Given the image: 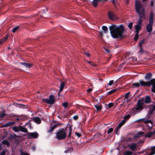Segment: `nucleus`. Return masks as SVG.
<instances>
[{"mask_svg":"<svg viewBox=\"0 0 155 155\" xmlns=\"http://www.w3.org/2000/svg\"><path fill=\"white\" fill-rule=\"evenodd\" d=\"M109 29L112 37L114 38H124L123 34L124 32V26L121 24L117 26L113 24L109 27Z\"/></svg>","mask_w":155,"mask_h":155,"instance_id":"obj_1","label":"nucleus"},{"mask_svg":"<svg viewBox=\"0 0 155 155\" xmlns=\"http://www.w3.org/2000/svg\"><path fill=\"white\" fill-rule=\"evenodd\" d=\"M135 9L136 12L139 15V19L137 22V24L140 26H141V23L143 21V17L145 18V9L143 5L138 0H136L135 1Z\"/></svg>","mask_w":155,"mask_h":155,"instance_id":"obj_2","label":"nucleus"},{"mask_svg":"<svg viewBox=\"0 0 155 155\" xmlns=\"http://www.w3.org/2000/svg\"><path fill=\"white\" fill-rule=\"evenodd\" d=\"M140 86L143 87H150L152 86L151 91L152 92L155 93V78H153L150 80L145 81L143 80L139 81Z\"/></svg>","mask_w":155,"mask_h":155,"instance_id":"obj_3","label":"nucleus"},{"mask_svg":"<svg viewBox=\"0 0 155 155\" xmlns=\"http://www.w3.org/2000/svg\"><path fill=\"white\" fill-rule=\"evenodd\" d=\"M67 133L61 128L59 129L56 133V138L58 140H62L65 139L67 137Z\"/></svg>","mask_w":155,"mask_h":155,"instance_id":"obj_4","label":"nucleus"},{"mask_svg":"<svg viewBox=\"0 0 155 155\" xmlns=\"http://www.w3.org/2000/svg\"><path fill=\"white\" fill-rule=\"evenodd\" d=\"M144 100L143 98L138 100L137 101V107H133L132 108L135 113H138L139 111H141L143 109V105L144 104L143 102Z\"/></svg>","mask_w":155,"mask_h":155,"instance_id":"obj_5","label":"nucleus"},{"mask_svg":"<svg viewBox=\"0 0 155 155\" xmlns=\"http://www.w3.org/2000/svg\"><path fill=\"white\" fill-rule=\"evenodd\" d=\"M49 99L43 98L42 100V101L48 104L52 105L55 102V99L53 95L49 96Z\"/></svg>","mask_w":155,"mask_h":155,"instance_id":"obj_6","label":"nucleus"},{"mask_svg":"<svg viewBox=\"0 0 155 155\" xmlns=\"http://www.w3.org/2000/svg\"><path fill=\"white\" fill-rule=\"evenodd\" d=\"M136 122H138L140 123L141 122H144L145 124H147L149 123L151 124V125L150 126H148V125H147V126H148L149 128L150 129L152 127V124L153 123V122L150 120H147V119H145V118H142L141 119H140L138 120H137L135 121Z\"/></svg>","mask_w":155,"mask_h":155,"instance_id":"obj_7","label":"nucleus"},{"mask_svg":"<svg viewBox=\"0 0 155 155\" xmlns=\"http://www.w3.org/2000/svg\"><path fill=\"white\" fill-rule=\"evenodd\" d=\"M26 136L29 139L36 138L38 136V134L36 131L32 133L28 132Z\"/></svg>","mask_w":155,"mask_h":155,"instance_id":"obj_8","label":"nucleus"},{"mask_svg":"<svg viewBox=\"0 0 155 155\" xmlns=\"http://www.w3.org/2000/svg\"><path fill=\"white\" fill-rule=\"evenodd\" d=\"M108 18L111 20H114L116 18L115 13L112 11H109L107 12Z\"/></svg>","mask_w":155,"mask_h":155,"instance_id":"obj_9","label":"nucleus"},{"mask_svg":"<svg viewBox=\"0 0 155 155\" xmlns=\"http://www.w3.org/2000/svg\"><path fill=\"white\" fill-rule=\"evenodd\" d=\"M153 23V22L149 21V23L147 25L146 28L148 32L150 33L152 31Z\"/></svg>","mask_w":155,"mask_h":155,"instance_id":"obj_10","label":"nucleus"},{"mask_svg":"<svg viewBox=\"0 0 155 155\" xmlns=\"http://www.w3.org/2000/svg\"><path fill=\"white\" fill-rule=\"evenodd\" d=\"M144 98V100L143 102L144 103H145L146 104H150L151 103L152 101V99L150 96H146L144 98Z\"/></svg>","mask_w":155,"mask_h":155,"instance_id":"obj_11","label":"nucleus"},{"mask_svg":"<svg viewBox=\"0 0 155 155\" xmlns=\"http://www.w3.org/2000/svg\"><path fill=\"white\" fill-rule=\"evenodd\" d=\"M153 74L152 73L150 72H149L146 74L144 77V78L145 80H150L151 79Z\"/></svg>","mask_w":155,"mask_h":155,"instance_id":"obj_12","label":"nucleus"},{"mask_svg":"<svg viewBox=\"0 0 155 155\" xmlns=\"http://www.w3.org/2000/svg\"><path fill=\"white\" fill-rule=\"evenodd\" d=\"M32 119L33 121L37 124H40L41 123V120L39 117H33Z\"/></svg>","mask_w":155,"mask_h":155,"instance_id":"obj_13","label":"nucleus"},{"mask_svg":"<svg viewBox=\"0 0 155 155\" xmlns=\"http://www.w3.org/2000/svg\"><path fill=\"white\" fill-rule=\"evenodd\" d=\"M15 122L14 121L9 122L7 123H5L3 125V127H8L13 125L15 124Z\"/></svg>","mask_w":155,"mask_h":155,"instance_id":"obj_14","label":"nucleus"},{"mask_svg":"<svg viewBox=\"0 0 155 155\" xmlns=\"http://www.w3.org/2000/svg\"><path fill=\"white\" fill-rule=\"evenodd\" d=\"M20 64L25 66L26 68H29L31 67L33 64L32 63H28L26 62H20Z\"/></svg>","mask_w":155,"mask_h":155,"instance_id":"obj_15","label":"nucleus"},{"mask_svg":"<svg viewBox=\"0 0 155 155\" xmlns=\"http://www.w3.org/2000/svg\"><path fill=\"white\" fill-rule=\"evenodd\" d=\"M57 127L56 125L54 124L53 126L52 124H50V129H49L48 131V132L51 133Z\"/></svg>","mask_w":155,"mask_h":155,"instance_id":"obj_16","label":"nucleus"},{"mask_svg":"<svg viewBox=\"0 0 155 155\" xmlns=\"http://www.w3.org/2000/svg\"><path fill=\"white\" fill-rule=\"evenodd\" d=\"M19 131H21L26 133H28L27 129L26 128H25L23 127H22V126L19 125Z\"/></svg>","mask_w":155,"mask_h":155,"instance_id":"obj_17","label":"nucleus"},{"mask_svg":"<svg viewBox=\"0 0 155 155\" xmlns=\"http://www.w3.org/2000/svg\"><path fill=\"white\" fill-rule=\"evenodd\" d=\"M154 15V12H151L149 16V21L153 22Z\"/></svg>","mask_w":155,"mask_h":155,"instance_id":"obj_18","label":"nucleus"},{"mask_svg":"<svg viewBox=\"0 0 155 155\" xmlns=\"http://www.w3.org/2000/svg\"><path fill=\"white\" fill-rule=\"evenodd\" d=\"M129 147L132 150H135L137 149V144L136 143H133L132 145L129 146Z\"/></svg>","mask_w":155,"mask_h":155,"instance_id":"obj_19","label":"nucleus"},{"mask_svg":"<svg viewBox=\"0 0 155 155\" xmlns=\"http://www.w3.org/2000/svg\"><path fill=\"white\" fill-rule=\"evenodd\" d=\"M144 132H142L141 131H139L135 135V138H137L139 137L142 136L144 134Z\"/></svg>","mask_w":155,"mask_h":155,"instance_id":"obj_20","label":"nucleus"},{"mask_svg":"<svg viewBox=\"0 0 155 155\" xmlns=\"http://www.w3.org/2000/svg\"><path fill=\"white\" fill-rule=\"evenodd\" d=\"M14 105L15 106L19 108L22 107L23 108H26L25 105L21 104H18L16 103H14Z\"/></svg>","mask_w":155,"mask_h":155,"instance_id":"obj_21","label":"nucleus"},{"mask_svg":"<svg viewBox=\"0 0 155 155\" xmlns=\"http://www.w3.org/2000/svg\"><path fill=\"white\" fill-rule=\"evenodd\" d=\"M65 85V83L62 81L61 82L60 84V92H61L64 88Z\"/></svg>","mask_w":155,"mask_h":155,"instance_id":"obj_22","label":"nucleus"},{"mask_svg":"<svg viewBox=\"0 0 155 155\" xmlns=\"http://www.w3.org/2000/svg\"><path fill=\"white\" fill-rule=\"evenodd\" d=\"M2 143L6 145L7 147H9L10 145V143L9 142L6 140H4L2 141Z\"/></svg>","mask_w":155,"mask_h":155,"instance_id":"obj_23","label":"nucleus"},{"mask_svg":"<svg viewBox=\"0 0 155 155\" xmlns=\"http://www.w3.org/2000/svg\"><path fill=\"white\" fill-rule=\"evenodd\" d=\"M126 122V120H123L118 125L117 127L120 128Z\"/></svg>","mask_w":155,"mask_h":155,"instance_id":"obj_24","label":"nucleus"},{"mask_svg":"<svg viewBox=\"0 0 155 155\" xmlns=\"http://www.w3.org/2000/svg\"><path fill=\"white\" fill-rule=\"evenodd\" d=\"M12 129L15 132H18L19 131V126L18 127L13 126L12 127Z\"/></svg>","mask_w":155,"mask_h":155,"instance_id":"obj_25","label":"nucleus"},{"mask_svg":"<svg viewBox=\"0 0 155 155\" xmlns=\"http://www.w3.org/2000/svg\"><path fill=\"white\" fill-rule=\"evenodd\" d=\"M94 107L96 108L97 111H101L102 109V106L101 105H94Z\"/></svg>","mask_w":155,"mask_h":155,"instance_id":"obj_26","label":"nucleus"},{"mask_svg":"<svg viewBox=\"0 0 155 155\" xmlns=\"http://www.w3.org/2000/svg\"><path fill=\"white\" fill-rule=\"evenodd\" d=\"M100 2V1H98L97 0H93L92 2L93 6L95 7H97L98 3Z\"/></svg>","mask_w":155,"mask_h":155,"instance_id":"obj_27","label":"nucleus"},{"mask_svg":"<svg viewBox=\"0 0 155 155\" xmlns=\"http://www.w3.org/2000/svg\"><path fill=\"white\" fill-rule=\"evenodd\" d=\"M144 42L145 41L144 39L140 40H139L138 47H139L141 48V47H143L142 46V45L144 44Z\"/></svg>","mask_w":155,"mask_h":155,"instance_id":"obj_28","label":"nucleus"},{"mask_svg":"<svg viewBox=\"0 0 155 155\" xmlns=\"http://www.w3.org/2000/svg\"><path fill=\"white\" fill-rule=\"evenodd\" d=\"M155 154V146L151 149V151L149 155H153Z\"/></svg>","mask_w":155,"mask_h":155,"instance_id":"obj_29","label":"nucleus"},{"mask_svg":"<svg viewBox=\"0 0 155 155\" xmlns=\"http://www.w3.org/2000/svg\"><path fill=\"white\" fill-rule=\"evenodd\" d=\"M117 90V89H113L109 91L107 93V95H110L112 94L113 93L116 92V91Z\"/></svg>","mask_w":155,"mask_h":155,"instance_id":"obj_30","label":"nucleus"},{"mask_svg":"<svg viewBox=\"0 0 155 155\" xmlns=\"http://www.w3.org/2000/svg\"><path fill=\"white\" fill-rule=\"evenodd\" d=\"M102 28L105 33H107L108 31V28L106 26H103Z\"/></svg>","mask_w":155,"mask_h":155,"instance_id":"obj_31","label":"nucleus"},{"mask_svg":"<svg viewBox=\"0 0 155 155\" xmlns=\"http://www.w3.org/2000/svg\"><path fill=\"white\" fill-rule=\"evenodd\" d=\"M150 106H152V108H150V114H152L153 112L155 110V104L153 105H150Z\"/></svg>","mask_w":155,"mask_h":155,"instance_id":"obj_32","label":"nucleus"},{"mask_svg":"<svg viewBox=\"0 0 155 155\" xmlns=\"http://www.w3.org/2000/svg\"><path fill=\"white\" fill-rule=\"evenodd\" d=\"M73 125L72 124H68L67 127L68 128V131L69 132H72V127Z\"/></svg>","mask_w":155,"mask_h":155,"instance_id":"obj_33","label":"nucleus"},{"mask_svg":"<svg viewBox=\"0 0 155 155\" xmlns=\"http://www.w3.org/2000/svg\"><path fill=\"white\" fill-rule=\"evenodd\" d=\"M140 85V82L139 83H134L133 84L132 86L136 87H138Z\"/></svg>","mask_w":155,"mask_h":155,"instance_id":"obj_34","label":"nucleus"},{"mask_svg":"<svg viewBox=\"0 0 155 155\" xmlns=\"http://www.w3.org/2000/svg\"><path fill=\"white\" fill-rule=\"evenodd\" d=\"M140 49L139 51V53L140 54H143L144 52V50H143V47H139Z\"/></svg>","mask_w":155,"mask_h":155,"instance_id":"obj_35","label":"nucleus"},{"mask_svg":"<svg viewBox=\"0 0 155 155\" xmlns=\"http://www.w3.org/2000/svg\"><path fill=\"white\" fill-rule=\"evenodd\" d=\"M130 115L129 114H127L125 115L124 117V120H128L130 117Z\"/></svg>","mask_w":155,"mask_h":155,"instance_id":"obj_36","label":"nucleus"},{"mask_svg":"<svg viewBox=\"0 0 155 155\" xmlns=\"http://www.w3.org/2000/svg\"><path fill=\"white\" fill-rule=\"evenodd\" d=\"M19 28V26H17L16 27L14 28L12 30V32L13 33H15L18 30Z\"/></svg>","mask_w":155,"mask_h":155,"instance_id":"obj_37","label":"nucleus"},{"mask_svg":"<svg viewBox=\"0 0 155 155\" xmlns=\"http://www.w3.org/2000/svg\"><path fill=\"white\" fill-rule=\"evenodd\" d=\"M87 62L89 64H90L93 66H97V64L94 63L93 62H90L88 61H87Z\"/></svg>","mask_w":155,"mask_h":155,"instance_id":"obj_38","label":"nucleus"},{"mask_svg":"<svg viewBox=\"0 0 155 155\" xmlns=\"http://www.w3.org/2000/svg\"><path fill=\"white\" fill-rule=\"evenodd\" d=\"M114 83V80H111L109 81V83L107 85V86H105V87L107 88L108 87V85L111 86Z\"/></svg>","mask_w":155,"mask_h":155,"instance_id":"obj_39","label":"nucleus"},{"mask_svg":"<svg viewBox=\"0 0 155 155\" xmlns=\"http://www.w3.org/2000/svg\"><path fill=\"white\" fill-rule=\"evenodd\" d=\"M68 103L67 102H64L62 104V106L65 108H66L68 107Z\"/></svg>","mask_w":155,"mask_h":155,"instance_id":"obj_40","label":"nucleus"},{"mask_svg":"<svg viewBox=\"0 0 155 155\" xmlns=\"http://www.w3.org/2000/svg\"><path fill=\"white\" fill-rule=\"evenodd\" d=\"M135 28L136 30H139L140 31V29L141 28V26H139L138 25H136L135 27Z\"/></svg>","mask_w":155,"mask_h":155,"instance_id":"obj_41","label":"nucleus"},{"mask_svg":"<svg viewBox=\"0 0 155 155\" xmlns=\"http://www.w3.org/2000/svg\"><path fill=\"white\" fill-rule=\"evenodd\" d=\"M133 23L132 22L130 23L128 25V27L130 29H132L133 26Z\"/></svg>","mask_w":155,"mask_h":155,"instance_id":"obj_42","label":"nucleus"},{"mask_svg":"<svg viewBox=\"0 0 155 155\" xmlns=\"http://www.w3.org/2000/svg\"><path fill=\"white\" fill-rule=\"evenodd\" d=\"M6 114L3 113H2L0 114V118H2L4 116H5Z\"/></svg>","mask_w":155,"mask_h":155,"instance_id":"obj_43","label":"nucleus"},{"mask_svg":"<svg viewBox=\"0 0 155 155\" xmlns=\"http://www.w3.org/2000/svg\"><path fill=\"white\" fill-rule=\"evenodd\" d=\"M152 134L151 132L147 133L146 134V137H150L152 136Z\"/></svg>","mask_w":155,"mask_h":155,"instance_id":"obj_44","label":"nucleus"},{"mask_svg":"<svg viewBox=\"0 0 155 155\" xmlns=\"http://www.w3.org/2000/svg\"><path fill=\"white\" fill-rule=\"evenodd\" d=\"M120 128H119L118 127H117V128L116 129L115 133L117 135H118L119 133V130H120Z\"/></svg>","mask_w":155,"mask_h":155,"instance_id":"obj_45","label":"nucleus"},{"mask_svg":"<svg viewBox=\"0 0 155 155\" xmlns=\"http://www.w3.org/2000/svg\"><path fill=\"white\" fill-rule=\"evenodd\" d=\"M114 105V104L113 103H110L108 104V106L109 108H111L113 107Z\"/></svg>","mask_w":155,"mask_h":155,"instance_id":"obj_46","label":"nucleus"},{"mask_svg":"<svg viewBox=\"0 0 155 155\" xmlns=\"http://www.w3.org/2000/svg\"><path fill=\"white\" fill-rule=\"evenodd\" d=\"M113 129L112 128H110L107 131V133L108 134H110L113 131Z\"/></svg>","mask_w":155,"mask_h":155,"instance_id":"obj_47","label":"nucleus"},{"mask_svg":"<svg viewBox=\"0 0 155 155\" xmlns=\"http://www.w3.org/2000/svg\"><path fill=\"white\" fill-rule=\"evenodd\" d=\"M84 54L88 57H89L90 56V54L87 51H84Z\"/></svg>","mask_w":155,"mask_h":155,"instance_id":"obj_48","label":"nucleus"},{"mask_svg":"<svg viewBox=\"0 0 155 155\" xmlns=\"http://www.w3.org/2000/svg\"><path fill=\"white\" fill-rule=\"evenodd\" d=\"M139 35H136L134 38V41H137L138 40Z\"/></svg>","mask_w":155,"mask_h":155,"instance_id":"obj_49","label":"nucleus"},{"mask_svg":"<svg viewBox=\"0 0 155 155\" xmlns=\"http://www.w3.org/2000/svg\"><path fill=\"white\" fill-rule=\"evenodd\" d=\"M73 118L74 120H77L78 119V115H76L73 117Z\"/></svg>","mask_w":155,"mask_h":155,"instance_id":"obj_50","label":"nucleus"},{"mask_svg":"<svg viewBox=\"0 0 155 155\" xmlns=\"http://www.w3.org/2000/svg\"><path fill=\"white\" fill-rule=\"evenodd\" d=\"M130 92L129 91L125 94V98L127 99L128 98V96H129V94H130Z\"/></svg>","mask_w":155,"mask_h":155,"instance_id":"obj_51","label":"nucleus"},{"mask_svg":"<svg viewBox=\"0 0 155 155\" xmlns=\"http://www.w3.org/2000/svg\"><path fill=\"white\" fill-rule=\"evenodd\" d=\"M75 134L78 137H80L82 136V135L81 134L77 132L75 133Z\"/></svg>","mask_w":155,"mask_h":155,"instance_id":"obj_52","label":"nucleus"},{"mask_svg":"<svg viewBox=\"0 0 155 155\" xmlns=\"http://www.w3.org/2000/svg\"><path fill=\"white\" fill-rule=\"evenodd\" d=\"M6 154V152L5 150H3L0 153V155H5Z\"/></svg>","mask_w":155,"mask_h":155,"instance_id":"obj_53","label":"nucleus"},{"mask_svg":"<svg viewBox=\"0 0 155 155\" xmlns=\"http://www.w3.org/2000/svg\"><path fill=\"white\" fill-rule=\"evenodd\" d=\"M21 155H29V154L28 153L24 152L21 151Z\"/></svg>","mask_w":155,"mask_h":155,"instance_id":"obj_54","label":"nucleus"},{"mask_svg":"<svg viewBox=\"0 0 155 155\" xmlns=\"http://www.w3.org/2000/svg\"><path fill=\"white\" fill-rule=\"evenodd\" d=\"M72 133V132H69V133L68 135L67 136V137L71 138V135Z\"/></svg>","mask_w":155,"mask_h":155,"instance_id":"obj_55","label":"nucleus"},{"mask_svg":"<svg viewBox=\"0 0 155 155\" xmlns=\"http://www.w3.org/2000/svg\"><path fill=\"white\" fill-rule=\"evenodd\" d=\"M17 137V136L16 134H14L13 135H12L10 137V138H15L16 137Z\"/></svg>","mask_w":155,"mask_h":155,"instance_id":"obj_56","label":"nucleus"},{"mask_svg":"<svg viewBox=\"0 0 155 155\" xmlns=\"http://www.w3.org/2000/svg\"><path fill=\"white\" fill-rule=\"evenodd\" d=\"M105 51L108 54H109L110 53V50L107 48H105L104 49Z\"/></svg>","mask_w":155,"mask_h":155,"instance_id":"obj_57","label":"nucleus"},{"mask_svg":"<svg viewBox=\"0 0 155 155\" xmlns=\"http://www.w3.org/2000/svg\"><path fill=\"white\" fill-rule=\"evenodd\" d=\"M131 153L130 151H128L126 152L125 155H131Z\"/></svg>","mask_w":155,"mask_h":155,"instance_id":"obj_58","label":"nucleus"},{"mask_svg":"<svg viewBox=\"0 0 155 155\" xmlns=\"http://www.w3.org/2000/svg\"><path fill=\"white\" fill-rule=\"evenodd\" d=\"M99 34L101 37H103V34L102 31H100Z\"/></svg>","mask_w":155,"mask_h":155,"instance_id":"obj_59","label":"nucleus"},{"mask_svg":"<svg viewBox=\"0 0 155 155\" xmlns=\"http://www.w3.org/2000/svg\"><path fill=\"white\" fill-rule=\"evenodd\" d=\"M8 35H7L6 37H5V38H4V41H3V42L4 41H6L7 40V39H8Z\"/></svg>","mask_w":155,"mask_h":155,"instance_id":"obj_60","label":"nucleus"},{"mask_svg":"<svg viewBox=\"0 0 155 155\" xmlns=\"http://www.w3.org/2000/svg\"><path fill=\"white\" fill-rule=\"evenodd\" d=\"M92 88H89L88 89L87 91V92L88 93H90L92 91Z\"/></svg>","mask_w":155,"mask_h":155,"instance_id":"obj_61","label":"nucleus"},{"mask_svg":"<svg viewBox=\"0 0 155 155\" xmlns=\"http://www.w3.org/2000/svg\"><path fill=\"white\" fill-rule=\"evenodd\" d=\"M154 1H152L151 2L150 5H151V7L153 6V5H154Z\"/></svg>","mask_w":155,"mask_h":155,"instance_id":"obj_62","label":"nucleus"},{"mask_svg":"<svg viewBox=\"0 0 155 155\" xmlns=\"http://www.w3.org/2000/svg\"><path fill=\"white\" fill-rule=\"evenodd\" d=\"M143 142V140H140L137 143L138 144H140Z\"/></svg>","mask_w":155,"mask_h":155,"instance_id":"obj_63","label":"nucleus"},{"mask_svg":"<svg viewBox=\"0 0 155 155\" xmlns=\"http://www.w3.org/2000/svg\"><path fill=\"white\" fill-rule=\"evenodd\" d=\"M139 30H136V35H139Z\"/></svg>","mask_w":155,"mask_h":155,"instance_id":"obj_64","label":"nucleus"}]
</instances>
